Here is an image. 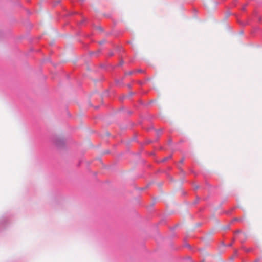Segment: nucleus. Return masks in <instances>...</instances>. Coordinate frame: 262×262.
<instances>
[{"label":"nucleus","instance_id":"nucleus-1","mask_svg":"<svg viewBox=\"0 0 262 262\" xmlns=\"http://www.w3.org/2000/svg\"><path fill=\"white\" fill-rule=\"evenodd\" d=\"M104 31V30L103 28L101 26L96 27L94 29V31H95V32H102Z\"/></svg>","mask_w":262,"mask_h":262},{"label":"nucleus","instance_id":"nucleus-4","mask_svg":"<svg viewBox=\"0 0 262 262\" xmlns=\"http://www.w3.org/2000/svg\"><path fill=\"white\" fill-rule=\"evenodd\" d=\"M113 55V53L112 52L110 53V55L112 56Z\"/></svg>","mask_w":262,"mask_h":262},{"label":"nucleus","instance_id":"nucleus-3","mask_svg":"<svg viewBox=\"0 0 262 262\" xmlns=\"http://www.w3.org/2000/svg\"><path fill=\"white\" fill-rule=\"evenodd\" d=\"M171 158V156H169L167 157L166 158H165L163 160V161H166V160H168V159H170Z\"/></svg>","mask_w":262,"mask_h":262},{"label":"nucleus","instance_id":"nucleus-5","mask_svg":"<svg viewBox=\"0 0 262 262\" xmlns=\"http://www.w3.org/2000/svg\"><path fill=\"white\" fill-rule=\"evenodd\" d=\"M259 259H256V260H255L254 262H259Z\"/></svg>","mask_w":262,"mask_h":262},{"label":"nucleus","instance_id":"nucleus-2","mask_svg":"<svg viewBox=\"0 0 262 262\" xmlns=\"http://www.w3.org/2000/svg\"><path fill=\"white\" fill-rule=\"evenodd\" d=\"M225 31L227 32H230L231 31V29L228 25H226V30Z\"/></svg>","mask_w":262,"mask_h":262},{"label":"nucleus","instance_id":"nucleus-6","mask_svg":"<svg viewBox=\"0 0 262 262\" xmlns=\"http://www.w3.org/2000/svg\"><path fill=\"white\" fill-rule=\"evenodd\" d=\"M183 162V160H181V162H182V163Z\"/></svg>","mask_w":262,"mask_h":262}]
</instances>
